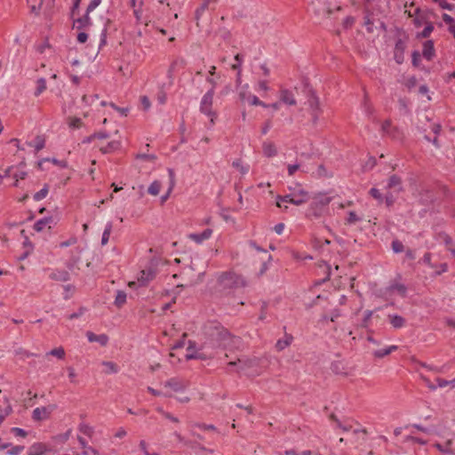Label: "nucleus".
I'll return each instance as SVG.
<instances>
[{"label":"nucleus","mask_w":455,"mask_h":455,"mask_svg":"<svg viewBox=\"0 0 455 455\" xmlns=\"http://www.w3.org/2000/svg\"><path fill=\"white\" fill-rule=\"evenodd\" d=\"M369 193L373 198L377 199L379 203H382L383 197L379 189L372 188Z\"/></svg>","instance_id":"nucleus-49"},{"label":"nucleus","mask_w":455,"mask_h":455,"mask_svg":"<svg viewBox=\"0 0 455 455\" xmlns=\"http://www.w3.org/2000/svg\"><path fill=\"white\" fill-rule=\"evenodd\" d=\"M388 320L391 325L395 329H400L405 326V319L398 315H388Z\"/></svg>","instance_id":"nucleus-21"},{"label":"nucleus","mask_w":455,"mask_h":455,"mask_svg":"<svg viewBox=\"0 0 455 455\" xmlns=\"http://www.w3.org/2000/svg\"><path fill=\"white\" fill-rule=\"evenodd\" d=\"M286 455H311L310 451H304L299 453L296 452L295 451H286Z\"/></svg>","instance_id":"nucleus-64"},{"label":"nucleus","mask_w":455,"mask_h":455,"mask_svg":"<svg viewBox=\"0 0 455 455\" xmlns=\"http://www.w3.org/2000/svg\"><path fill=\"white\" fill-rule=\"evenodd\" d=\"M168 173H169V178H170V187H169L168 191L166 192V194L162 196V197H161V202L162 203H164L168 199V197H169V196H170V194H171V192H172V188L174 187V184H175V173H174L173 170L172 169H168Z\"/></svg>","instance_id":"nucleus-27"},{"label":"nucleus","mask_w":455,"mask_h":455,"mask_svg":"<svg viewBox=\"0 0 455 455\" xmlns=\"http://www.w3.org/2000/svg\"><path fill=\"white\" fill-rule=\"evenodd\" d=\"M406 287L400 283H392L387 285L381 292V296L386 300H390L392 303L397 298H404L406 295Z\"/></svg>","instance_id":"nucleus-4"},{"label":"nucleus","mask_w":455,"mask_h":455,"mask_svg":"<svg viewBox=\"0 0 455 455\" xmlns=\"http://www.w3.org/2000/svg\"><path fill=\"white\" fill-rule=\"evenodd\" d=\"M292 336L290 334H285L283 339H280L277 340L275 344V347L277 350L282 351L287 347H289L292 342Z\"/></svg>","instance_id":"nucleus-26"},{"label":"nucleus","mask_w":455,"mask_h":455,"mask_svg":"<svg viewBox=\"0 0 455 455\" xmlns=\"http://www.w3.org/2000/svg\"><path fill=\"white\" fill-rule=\"evenodd\" d=\"M184 356L187 360L198 358L197 351H196L195 346H192L191 342H189V345L186 349V354Z\"/></svg>","instance_id":"nucleus-32"},{"label":"nucleus","mask_w":455,"mask_h":455,"mask_svg":"<svg viewBox=\"0 0 455 455\" xmlns=\"http://www.w3.org/2000/svg\"><path fill=\"white\" fill-rule=\"evenodd\" d=\"M156 411L159 413H161L165 419H170L173 423H178L179 422V419L178 418L174 417L170 412H167V411H164L163 408H157Z\"/></svg>","instance_id":"nucleus-44"},{"label":"nucleus","mask_w":455,"mask_h":455,"mask_svg":"<svg viewBox=\"0 0 455 455\" xmlns=\"http://www.w3.org/2000/svg\"><path fill=\"white\" fill-rule=\"evenodd\" d=\"M54 223V219L52 217H45L41 220H38L35 225L34 229L37 232L42 231L46 226H49L51 228V224Z\"/></svg>","instance_id":"nucleus-19"},{"label":"nucleus","mask_w":455,"mask_h":455,"mask_svg":"<svg viewBox=\"0 0 455 455\" xmlns=\"http://www.w3.org/2000/svg\"><path fill=\"white\" fill-rule=\"evenodd\" d=\"M419 61H420V54L418 52H413V53H412V64L415 67H418Z\"/></svg>","instance_id":"nucleus-61"},{"label":"nucleus","mask_w":455,"mask_h":455,"mask_svg":"<svg viewBox=\"0 0 455 455\" xmlns=\"http://www.w3.org/2000/svg\"><path fill=\"white\" fill-rule=\"evenodd\" d=\"M56 409L55 404H49L36 408L32 412V419L35 421H43L51 418L52 411Z\"/></svg>","instance_id":"nucleus-6"},{"label":"nucleus","mask_w":455,"mask_h":455,"mask_svg":"<svg viewBox=\"0 0 455 455\" xmlns=\"http://www.w3.org/2000/svg\"><path fill=\"white\" fill-rule=\"evenodd\" d=\"M387 188L395 189V191L400 192L402 190L401 178L396 174L390 176L387 182Z\"/></svg>","instance_id":"nucleus-17"},{"label":"nucleus","mask_w":455,"mask_h":455,"mask_svg":"<svg viewBox=\"0 0 455 455\" xmlns=\"http://www.w3.org/2000/svg\"><path fill=\"white\" fill-rule=\"evenodd\" d=\"M280 100L284 104L290 106H295L297 104L294 94L292 93V92L287 89H282L280 91Z\"/></svg>","instance_id":"nucleus-13"},{"label":"nucleus","mask_w":455,"mask_h":455,"mask_svg":"<svg viewBox=\"0 0 455 455\" xmlns=\"http://www.w3.org/2000/svg\"><path fill=\"white\" fill-rule=\"evenodd\" d=\"M140 102L144 110L149 109L151 104L149 99L147 96H142L140 99Z\"/></svg>","instance_id":"nucleus-56"},{"label":"nucleus","mask_w":455,"mask_h":455,"mask_svg":"<svg viewBox=\"0 0 455 455\" xmlns=\"http://www.w3.org/2000/svg\"><path fill=\"white\" fill-rule=\"evenodd\" d=\"M83 455H100V452L92 446H88L83 451Z\"/></svg>","instance_id":"nucleus-52"},{"label":"nucleus","mask_w":455,"mask_h":455,"mask_svg":"<svg viewBox=\"0 0 455 455\" xmlns=\"http://www.w3.org/2000/svg\"><path fill=\"white\" fill-rule=\"evenodd\" d=\"M280 201L285 202V203H290V204H295V205H300V204H303V200L295 199L294 196H292V194L286 195L284 196H277V201H276V206L277 207H282V205L280 204Z\"/></svg>","instance_id":"nucleus-20"},{"label":"nucleus","mask_w":455,"mask_h":455,"mask_svg":"<svg viewBox=\"0 0 455 455\" xmlns=\"http://www.w3.org/2000/svg\"><path fill=\"white\" fill-rule=\"evenodd\" d=\"M112 228H113L112 222H108L106 224V227H105V229L103 231L102 237H101V244L102 245H105L108 243V241L109 239V236H110V234L112 232Z\"/></svg>","instance_id":"nucleus-31"},{"label":"nucleus","mask_w":455,"mask_h":455,"mask_svg":"<svg viewBox=\"0 0 455 455\" xmlns=\"http://www.w3.org/2000/svg\"><path fill=\"white\" fill-rule=\"evenodd\" d=\"M434 30V26L431 22H428L426 24V27L422 30V32L419 34V36L423 38H427L430 36L431 33Z\"/></svg>","instance_id":"nucleus-42"},{"label":"nucleus","mask_w":455,"mask_h":455,"mask_svg":"<svg viewBox=\"0 0 455 455\" xmlns=\"http://www.w3.org/2000/svg\"><path fill=\"white\" fill-rule=\"evenodd\" d=\"M11 432L15 436H19V437H22V438H25L28 435V433L24 429L20 428V427H12L11 429Z\"/></svg>","instance_id":"nucleus-47"},{"label":"nucleus","mask_w":455,"mask_h":455,"mask_svg":"<svg viewBox=\"0 0 455 455\" xmlns=\"http://www.w3.org/2000/svg\"><path fill=\"white\" fill-rule=\"evenodd\" d=\"M371 14H372V11H370V12H365V16H364L363 25L366 27V30L368 33L373 32V21L371 19Z\"/></svg>","instance_id":"nucleus-34"},{"label":"nucleus","mask_w":455,"mask_h":455,"mask_svg":"<svg viewBox=\"0 0 455 455\" xmlns=\"http://www.w3.org/2000/svg\"><path fill=\"white\" fill-rule=\"evenodd\" d=\"M45 142L44 140L39 136H37L35 140L30 144V146L35 148L36 152L40 151L44 148Z\"/></svg>","instance_id":"nucleus-37"},{"label":"nucleus","mask_w":455,"mask_h":455,"mask_svg":"<svg viewBox=\"0 0 455 455\" xmlns=\"http://www.w3.org/2000/svg\"><path fill=\"white\" fill-rule=\"evenodd\" d=\"M331 198L324 194H320L313 198L311 203V210L313 214L316 217L321 216L323 210L331 203Z\"/></svg>","instance_id":"nucleus-5"},{"label":"nucleus","mask_w":455,"mask_h":455,"mask_svg":"<svg viewBox=\"0 0 455 455\" xmlns=\"http://www.w3.org/2000/svg\"><path fill=\"white\" fill-rule=\"evenodd\" d=\"M250 100H251V105H254V106H261L263 108H267V104H266L265 102H263L262 100H260L257 96H251L250 97Z\"/></svg>","instance_id":"nucleus-48"},{"label":"nucleus","mask_w":455,"mask_h":455,"mask_svg":"<svg viewBox=\"0 0 455 455\" xmlns=\"http://www.w3.org/2000/svg\"><path fill=\"white\" fill-rule=\"evenodd\" d=\"M48 192H49L48 186L44 185V187L42 189H40L38 192H36L34 195V200L40 201V200L45 198L48 195Z\"/></svg>","instance_id":"nucleus-39"},{"label":"nucleus","mask_w":455,"mask_h":455,"mask_svg":"<svg viewBox=\"0 0 455 455\" xmlns=\"http://www.w3.org/2000/svg\"><path fill=\"white\" fill-rule=\"evenodd\" d=\"M88 39V35L84 32H80L78 35H77V41L81 44H84L87 41Z\"/></svg>","instance_id":"nucleus-63"},{"label":"nucleus","mask_w":455,"mask_h":455,"mask_svg":"<svg viewBox=\"0 0 455 455\" xmlns=\"http://www.w3.org/2000/svg\"><path fill=\"white\" fill-rule=\"evenodd\" d=\"M215 3V0H204L202 4L196 10L195 18L199 20L204 11L210 9L211 5Z\"/></svg>","instance_id":"nucleus-25"},{"label":"nucleus","mask_w":455,"mask_h":455,"mask_svg":"<svg viewBox=\"0 0 455 455\" xmlns=\"http://www.w3.org/2000/svg\"><path fill=\"white\" fill-rule=\"evenodd\" d=\"M92 137H96V139H100V140H105V139L109 138V134L106 132H100L93 133Z\"/></svg>","instance_id":"nucleus-60"},{"label":"nucleus","mask_w":455,"mask_h":455,"mask_svg":"<svg viewBox=\"0 0 455 455\" xmlns=\"http://www.w3.org/2000/svg\"><path fill=\"white\" fill-rule=\"evenodd\" d=\"M355 23V18L352 16H348L344 20L343 26L345 28H351Z\"/></svg>","instance_id":"nucleus-55"},{"label":"nucleus","mask_w":455,"mask_h":455,"mask_svg":"<svg viewBox=\"0 0 455 455\" xmlns=\"http://www.w3.org/2000/svg\"><path fill=\"white\" fill-rule=\"evenodd\" d=\"M422 55L427 60H431L435 56L434 43L431 40L424 43Z\"/></svg>","instance_id":"nucleus-16"},{"label":"nucleus","mask_w":455,"mask_h":455,"mask_svg":"<svg viewBox=\"0 0 455 455\" xmlns=\"http://www.w3.org/2000/svg\"><path fill=\"white\" fill-rule=\"evenodd\" d=\"M158 271V262L156 258H151L148 263L139 272L136 281L128 283V286L132 289L137 287H146L153 281Z\"/></svg>","instance_id":"nucleus-1"},{"label":"nucleus","mask_w":455,"mask_h":455,"mask_svg":"<svg viewBox=\"0 0 455 455\" xmlns=\"http://www.w3.org/2000/svg\"><path fill=\"white\" fill-rule=\"evenodd\" d=\"M148 392L153 396H164L163 390H157L151 387H148Z\"/></svg>","instance_id":"nucleus-58"},{"label":"nucleus","mask_w":455,"mask_h":455,"mask_svg":"<svg viewBox=\"0 0 455 455\" xmlns=\"http://www.w3.org/2000/svg\"><path fill=\"white\" fill-rule=\"evenodd\" d=\"M361 218L358 217V215L355 212H349L348 216L345 220V223L347 225L355 224L356 222L360 221Z\"/></svg>","instance_id":"nucleus-41"},{"label":"nucleus","mask_w":455,"mask_h":455,"mask_svg":"<svg viewBox=\"0 0 455 455\" xmlns=\"http://www.w3.org/2000/svg\"><path fill=\"white\" fill-rule=\"evenodd\" d=\"M404 44L402 40H398L395 47V59L398 64L403 60Z\"/></svg>","instance_id":"nucleus-23"},{"label":"nucleus","mask_w":455,"mask_h":455,"mask_svg":"<svg viewBox=\"0 0 455 455\" xmlns=\"http://www.w3.org/2000/svg\"><path fill=\"white\" fill-rule=\"evenodd\" d=\"M82 120L80 118H72L69 122V126L74 129L80 128L82 126Z\"/></svg>","instance_id":"nucleus-51"},{"label":"nucleus","mask_w":455,"mask_h":455,"mask_svg":"<svg viewBox=\"0 0 455 455\" xmlns=\"http://www.w3.org/2000/svg\"><path fill=\"white\" fill-rule=\"evenodd\" d=\"M213 92L212 90L208 91L203 97L200 105V110L202 113L212 116V104Z\"/></svg>","instance_id":"nucleus-9"},{"label":"nucleus","mask_w":455,"mask_h":455,"mask_svg":"<svg viewBox=\"0 0 455 455\" xmlns=\"http://www.w3.org/2000/svg\"><path fill=\"white\" fill-rule=\"evenodd\" d=\"M101 3V0H91L90 4L87 6V12H92L95 10Z\"/></svg>","instance_id":"nucleus-50"},{"label":"nucleus","mask_w":455,"mask_h":455,"mask_svg":"<svg viewBox=\"0 0 455 455\" xmlns=\"http://www.w3.org/2000/svg\"><path fill=\"white\" fill-rule=\"evenodd\" d=\"M443 20L449 26L454 24V19L446 13L443 14Z\"/></svg>","instance_id":"nucleus-62"},{"label":"nucleus","mask_w":455,"mask_h":455,"mask_svg":"<svg viewBox=\"0 0 455 455\" xmlns=\"http://www.w3.org/2000/svg\"><path fill=\"white\" fill-rule=\"evenodd\" d=\"M24 448L25 447L23 445L12 446L10 450H8L7 453L9 455H19L23 451Z\"/></svg>","instance_id":"nucleus-46"},{"label":"nucleus","mask_w":455,"mask_h":455,"mask_svg":"<svg viewBox=\"0 0 455 455\" xmlns=\"http://www.w3.org/2000/svg\"><path fill=\"white\" fill-rule=\"evenodd\" d=\"M246 286L245 280L237 275H230L229 274V290L230 289H235V290H242Z\"/></svg>","instance_id":"nucleus-11"},{"label":"nucleus","mask_w":455,"mask_h":455,"mask_svg":"<svg viewBox=\"0 0 455 455\" xmlns=\"http://www.w3.org/2000/svg\"><path fill=\"white\" fill-rule=\"evenodd\" d=\"M46 89V81L44 78L41 77L36 81V89L35 91V96H39Z\"/></svg>","instance_id":"nucleus-33"},{"label":"nucleus","mask_w":455,"mask_h":455,"mask_svg":"<svg viewBox=\"0 0 455 455\" xmlns=\"http://www.w3.org/2000/svg\"><path fill=\"white\" fill-rule=\"evenodd\" d=\"M90 12H87L74 21V26L78 29H84L92 25V20L89 16Z\"/></svg>","instance_id":"nucleus-15"},{"label":"nucleus","mask_w":455,"mask_h":455,"mask_svg":"<svg viewBox=\"0 0 455 455\" xmlns=\"http://www.w3.org/2000/svg\"><path fill=\"white\" fill-rule=\"evenodd\" d=\"M212 235V229L208 228L201 233H191L188 235V238L195 242L197 244L203 243L208 240Z\"/></svg>","instance_id":"nucleus-10"},{"label":"nucleus","mask_w":455,"mask_h":455,"mask_svg":"<svg viewBox=\"0 0 455 455\" xmlns=\"http://www.w3.org/2000/svg\"><path fill=\"white\" fill-rule=\"evenodd\" d=\"M239 371L249 376L257 377L260 375L267 365V359L261 357H254L246 360H238Z\"/></svg>","instance_id":"nucleus-2"},{"label":"nucleus","mask_w":455,"mask_h":455,"mask_svg":"<svg viewBox=\"0 0 455 455\" xmlns=\"http://www.w3.org/2000/svg\"><path fill=\"white\" fill-rule=\"evenodd\" d=\"M243 62V55L236 53L235 55V63L231 65V69L237 71L236 73V83L239 84L241 81V66Z\"/></svg>","instance_id":"nucleus-22"},{"label":"nucleus","mask_w":455,"mask_h":455,"mask_svg":"<svg viewBox=\"0 0 455 455\" xmlns=\"http://www.w3.org/2000/svg\"><path fill=\"white\" fill-rule=\"evenodd\" d=\"M364 106L368 113H372L373 108L372 106L370 104V100L366 92L364 93Z\"/></svg>","instance_id":"nucleus-57"},{"label":"nucleus","mask_w":455,"mask_h":455,"mask_svg":"<svg viewBox=\"0 0 455 455\" xmlns=\"http://www.w3.org/2000/svg\"><path fill=\"white\" fill-rule=\"evenodd\" d=\"M118 147H119V142L118 141H111L106 147L101 148L100 151L103 154H108V153H110L113 150L117 149Z\"/></svg>","instance_id":"nucleus-40"},{"label":"nucleus","mask_w":455,"mask_h":455,"mask_svg":"<svg viewBox=\"0 0 455 455\" xmlns=\"http://www.w3.org/2000/svg\"><path fill=\"white\" fill-rule=\"evenodd\" d=\"M46 451L47 448L45 444L36 443L29 448L28 455H44Z\"/></svg>","instance_id":"nucleus-24"},{"label":"nucleus","mask_w":455,"mask_h":455,"mask_svg":"<svg viewBox=\"0 0 455 455\" xmlns=\"http://www.w3.org/2000/svg\"><path fill=\"white\" fill-rule=\"evenodd\" d=\"M102 365L105 367L106 374L116 373L119 370L118 365L114 362H103Z\"/></svg>","instance_id":"nucleus-30"},{"label":"nucleus","mask_w":455,"mask_h":455,"mask_svg":"<svg viewBox=\"0 0 455 455\" xmlns=\"http://www.w3.org/2000/svg\"><path fill=\"white\" fill-rule=\"evenodd\" d=\"M161 183L158 180H155L148 187V192L152 196H157L161 190Z\"/></svg>","instance_id":"nucleus-36"},{"label":"nucleus","mask_w":455,"mask_h":455,"mask_svg":"<svg viewBox=\"0 0 455 455\" xmlns=\"http://www.w3.org/2000/svg\"><path fill=\"white\" fill-rule=\"evenodd\" d=\"M86 337L90 342H98L102 347H105L108 342V336L107 334H95L92 331H87Z\"/></svg>","instance_id":"nucleus-12"},{"label":"nucleus","mask_w":455,"mask_h":455,"mask_svg":"<svg viewBox=\"0 0 455 455\" xmlns=\"http://www.w3.org/2000/svg\"><path fill=\"white\" fill-rule=\"evenodd\" d=\"M409 17H414L413 22L416 27H421L424 24H427V13L420 10L419 7L414 8V12H411V11H406Z\"/></svg>","instance_id":"nucleus-8"},{"label":"nucleus","mask_w":455,"mask_h":455,"mask_svg":"<svg viewBox=\"0 0 455 455\" xmlns=\"http://www.w3.org/2000/svg\"><path fill=\"white\" fill-rule=\"evenodd\" d=\"M392 249L395 253H400L403 251V244L399 240H395L392 243Z\"/></svg>","instance_id":"nucleus-45"},{"label":"nucleus","mask_w":455,"mask_h":455,"mask_svg":"<svg viewBox=\"0 0 455 455\" xmlns=\"http://www.w3.org/2000/svg\"><path fill=\"white\" fill-rule=\"evenodd\" d=\"M299 169V164H289L288 165V174L290 176L294 175V173Z\"/></svg>","instance_id":"nucleus-59"},{"label":"nucleus","mask_w":455,"mask_h":455,"mask_svg":"<svg viewBox=\"0 0 455 455\" xmlns=\"http://www.w3.org/2000/svg\"><path fill=\"white\" fill-rule=\"evenodd\" d=\"M272 127V121L270 119H267L261 127V132L262 134H267L270 128Z\"/></svg>","instance_id":"nucleus-53"},{"label":"nucleus","mask_w":455,"mask_h":455,"mask_svg":"<svg viewBox=\"0 0 455 455\" xmlns=\"http://www.w3.org/2000/svg\"><path fill=\"white\" fill-rule=\"evenodd\" d=\"M189 384L188 379L179 377L171 378L163 384L164 396L171 398L182 394L188 389Z\"/></svg>","instance_id":"nucleus-3"},{"label":"nucleus","mask_w":455,"mask_h":455,"mask_svg":"<svg viewBox=\"0 0 455 455\" xmlns=\"http://www.w3.org/2000/svg\"><path fill=\"white\" fill-rule=\"evenodd\" d=\"M381 130L383 133L386 135H388L390 137L395 138L396 136V133L399 132L398 129L392 125V123L390 120H385L382 123Z\"/></svg>","instance_id":"nucleus-14"},{"label":"nucleus","mask_w":455,"mask_h":455,"mask_svg":"<svg viewBox=\"0 0 455 455\" xmlns=\"http://www.w3.org/2000/svg\"><path fill=\"white\" fill-rule=\"evenodd\" d=\"M292 196L295 199H300L303 200V204L307 202L309 199L308 193L303 189L299 190V193H293Z\"/></svg>","instance_id":"nucleus-43"},{"label":"nucleus","mask_w":455,"mask_h":455,"mask_svg":"<svg viewBox=\"0 0 455 455\" xmlns=\"http://www.w3.org/2000/svg\"><path fill=\"white\" fill-rule=\"evenodd\" d=\"M262 150L266 156L272 157L276 156L277 149L274 142L265 141L262 145Z\"/></svg>","instance_id":"nucleus-18"},{"label":"nucleus","mask_w":455,"mask_h":455,"mask_svg":"<svg viewBox=\"0 0 455 455\" xmlns=\"http://www.w3.org/2000/svg\"><path fill=\"white\" fill-rule=\"evenodd\" d=\"M106 44H107V28H104L100 34V41L99 48L100 49L102 48L104 45H106Z\"/></svg>","instance_id":"nucleus-54"},{"label":"nucleus","mask_w":455,"mask_h":455,"mask_svg":"<svg viewBox=\"0 0 455 455\" xmlns=\"http://www.w3.org/2000/svg\"><path fill=\"white\" fill-rule=\"evenodd\" d=\"M308 104L311 110L312 123L315 125L318 122L320 115L322 114V108L320 107L318 97L312 93L308 99Z\"/></svg>","instance_id":"nucleus-7"},{"label":"nucleus","mask_w":455,"mask_h":455,"mask_svg":"<svg viewBox=\"0 0 455 455\" xmlns=\"http://www.w3.org/2000/svg\"><path fill=\"white\" fill-rule=\"evenodd\" d=\"M48 354L60 360H63L66 355L65 349L62 347H55L52 349Z\"/></svg>","instance_id":"nucleus-35"},{"label":"nucleus","mask_w":455,"mask_h":455,"mask_svg":"<svg viewBox=\"0 0 455 455\" xmlns=\"http://www.w3.org/2000/svg\"><path fill=\"white\" fill-rule=\"evenodd\" d=\"M233 167L237 170L241 174H246L249 172V165L242 164L241 161H235L232 164Z\"/></svg>","instance_id":"nucleus-38"},{"label":"nucleus","mask_w":455,"mask_h":455,"mask_svg":"<svg viewBox=\"0 0 455 455\" xmlns=\"http://www.w3.org/2000/svg\"><path fill=\"white\" fill-rule=\"evenodd\" d=\"M78 430L84 435L92 438L94 434V429L92 426L87 423H81L78 426Z\"/></svg>","instance_id":"nucleus-29"},{"label":"nucleus","mask_w":455,"mask_h":455,"mask_svg":"<svg viewBox=\"0 0 455 455\" xmlns=\"http://www.w3.org/2000/svg\"><path fill=\"white\" fill-rule=\"evenodd\" d=\"M127 295L124 291H118L115 299V306L121 308L126 303Z\"/></svg>","instance_id":"nucleus-28"}]
</instances>
